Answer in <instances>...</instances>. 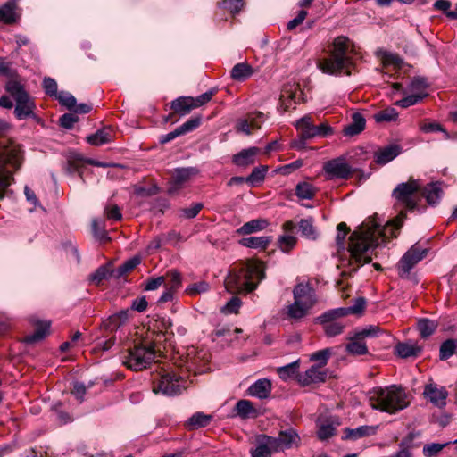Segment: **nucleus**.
<instances>
[{
    "label": "nucleus",
    "instance_id": "obj_48",
    "mask_svg": "<svg viewBox=\"0 0 457 457\" xmlns=\"http://www.w3.org/2000/svg\"><path fill=\"white\" fill-rule=\"evenodd\" d=\"M452 444V442H446L445 444L432 443L423 446L422 453L425 457H435L436 456L445 446Z\"/></svg>",
    "mask_w": 457,
    "mask_h": 457
},
{
    "label": "nucleus",
    "instance_id": "obj_60",
    "mask_svg": "<svg viewBox=\"0 0 457 457\" xmlns=\"http://www.w3.org/2000/svg\"><path fill=\"white\" fill-rule=\"evenodd\" d=\"M202 209V203H194L190 207L181 209V212L184 218L193 219L200 212Z\"/></svg>",
    "mask_w": 457,
    "mask_h": 457
},
{
    "label": "nucleus",
    "instance_id": "obj_38",
    "mask_svg": "<svg viewBox=\"0 0 457 457\" xmlns=\"http://www.w3.org/2000/svg\"><path fill=\"white\" fill-rule=\"evenodd\" d=\"M141 262V258L138 256H134L129 260H127L124 263L120 265L116 270H112L113 277L119 278L128 272L134 270Z\"/></svg>",
    "mask_w": 457,
    "mask_h": 457
},
{
    "label": "nucleus",
    "instance_id": "obj_4",
    "mask_svg": "<svg viewBox=\"0 0 457 457\" xmlns=\"http://www.w3.org/2000/svg\"><path fill=\"white\" fill-rule=\"evenodd\" d=\"M369 403L372 409L395 414L410 404L409 395L396 385L376 387L369 393Z\"/></svg>",
    "mask_w": 457,
    "mask_h": 457
},
{
    "label": "nucleus",
    "instance_id": "obj_29",
    "mask_svg": "<svg viewBox=\"0 0 457 457\" xmlns=\"http://www.w3.org/2000/svg\"><path fill=\"white\" fill-rule=\"evenodd\" d=\"M113 139V131L111 128L98 129L96 133L87 137V142L91 145L98 146L109 143Z\"/></svg>",
    "mask_w": 457,
    "mask_h": 457
},
{
    "label": "nucleus",
    "instance_id": "obj_9",
    "mask_svg": "<svg viewBox=\"0 0 457 457\" xmlns=\"http://www.w3.org/2000/svg\"><path fill=\"white\" fill-rule=\"evenodd\" d=\"M381 332L378 326L370 325L361 330L355 331L348 337L349 343L345 345V351L352 355H364L368 353V347L364 339L366 337H378Z\"/></svg>",
    "mask_w": 457,
    "mask_h": 457
},
{
    "label": "nucleus",
    "instance_id": "obj_31",
    "mask_svg": "<svg viewBox=\"0 0 457 457\" xmlns=\"http://www.w3.org/2000/svg\"><path fill=\"white\" fill-rule=\"evenodd\" d=\"M272 241V237H244L239 241V244L245 247L265 250L270 243Z\"/></svg>",
    "mask_w": 457,
    "mask_h": 457
},
{
    "label": "nucleus",
    "instance_id": "obj_42",
    "mask_svg": "<svg viewBox=\"0 0 457 457\" xmlns=\"http://www.w3.org/2000/svg\"><path fill=\"white\" fill-rule=\"evenodd\" d=\"M436 322L428 319H420L418 321V329L423 338L431 336L436 331Z\"/></svg>",
    "mask_w": 457,
    "mask_h": 457
},
{
    "label": "nucleus",
    "instance_id": "obj_28",
    "mask_svg": "<svg viewBox=\"0 0 457 457\" xmlns=\"http://www.w3.org/2000/svg\"><path fill=\"white\" fill-rule=\"evenodd\" d=\"M366 125V120L362 114L354 112L352 116V121L344 128V135L353 137L360 134Z\"/></svg>",
    "mask_w": 457,
    "mask_h": 457
},
{
    "label": "nucleus",
    "instance_id": "obj_19",
    "mask_svg": "<svg viewBox=\"0 0 457 457\" xmlns=\"http://www.w3.org/2000/svg\"><path fill=\"white\" fill-rule=\"evenodd\" d=\"M443 195V184L441 182H432L425 187L421 186L420 198L424 197L429 205L436 204Z\"/></svg>",
    "mask_w": 457,
    "mask_h": 457
},
{
    "label": "nucleus",
    "instance_id": "obj_5",
    "mask_svg": "<svg viewBox=\"0 0 457 457\" xmlns=\"http://www.w3.org/2000/svg\"><path fill=\"white\" fill-rule=\"evenodd\" d=\"M294 301L281 309L284 320L291 323L305 319L317 303L314 290L308 285L299 283L293 289Z\"/></svg>",
    "mask_w": 457,
    "mask_h": 457
},
{
    "label": "nucleus",
    "instance_id": "obj_57",
    "mask_svg": "<svg viewBox=\"0 0 457 457\" xmlns=\"http://www.w3.org/2000/svg\"><path fill=\"white\" fill-rule=\"evenodd\" d=\"M217 93L216 88H212L207 92L198 96L197 97H193V104L195 108H198L207 104L212 96Z\"/></svg>",
    "mask_w": 457,
    "mask_h": 457
},
{
    "label": "nucleus",
    "instance_id": "obj_2",
    "mask_svg": "<svg viewBox=\"0 0 457 457\" xmlns=\"http://www.w3.org/2000/svg\"><path fill=\"white\" fill-rule=\"evenodd\" d=\"M265 278L264 263L247 260L239 270H231L225 279V287L230 293H250Z\"/></svg>",
    "mask_w": 457,
    "mask_h": 457
},
{
    "label": "nucleus",
    "instance_id": "obj_40",
    "mask_svg": "<svg viewBox=\"0 0 457 457\" xmlns=\"http://www.w3.org/2000/svg\"><path fill=\"white\" fill-rule=\"evenodd\" d=\"M299 360H297L283 367H278L277 369V372L279 378L283 380H287L288 378H291L295 376L297 377V374H299Z\"/></svg>",
    "mask_w": 457,
    "mask_h": 457
},
{
    "label": "nucleus",
    "instance_id": "obj_39",
    "mask_svg": "<svg viewBox=\"0 0 457 457\" xmlns=\"http://www.w3.org/2000/svg\"><path fill=\"white\" fill-rule=\"evenodd\" d=\"M268 170L269 167L267 165H261L254 168L251 174L245 178V182L252 187L258 186L264 180Z\"/></svg>",
    "mask_w": 457,
    "mask_h": 457
},
{
    "label": "nucleus",
    "instance_id": "obj_51",
    "mask_svg": "<svg viewBox=\"0 0 457 457\" xmlns=\"http://www.w3.org/2000/svg\"><path fill=\"white\" fill-rule=\"evenodd\" d=\"M420 129L424 133H433L442 131L445 134V137H448V133L444 129V128L437 122L428 121V120H423L420 124Z\"/></svg>",
    "mask_w": 457,
    "mask_h": 457
},
{
    "label": "nucleus",
    "instance_id": "obj_16",
    "mask_svg": "<svg viewBox=\"0 0 457 457\" xmlns=\"http://www.w3.org/2000/svg\"><path fill=\"white\" fill-rule=\"evenodd\" d=\"M328 378V370L312 365L305 372L297 374V382L302 386L324 383Z\"/></svg>",
    "mask_w": 457,
    "mask_h": 457
},
{
    "label": "nucleus",
    "instance_id": "obj_59",
    "mask_svg": "<svg viewBox=\"0 0 457 457\" xmlns=\"http://www.w3.org/2000/svg\"><path fill=\"white\" fill-rule=\"evenodd\" d=\"M323 328L328 337H335L340 335L344 331L345 325L335 321L323 326Z\"/></svg>",
    "mask_w": 457,
    "mask_h": 457
},
{
    "label": "nucleus",
    "instance_id": "obj_32",
    "mask_svg": "<svg viewBox=\"0 0 457 457\" xmlns=\"http://www.w3.org/2000/svg\"><path fill=\"white\" fill-rule=\"evenodd\" d=\"M269 226V221L266 219L252 220L237 229L239 235H250L261 230L265 229Z\"/></svg>",
    "mask_w": 457,
    "mask_h": 457
},
{
    "label": "nucleus",
    "instance_id": "obj_46",
    "mask_svg": "<svg viewBox=\"0 0 457 457\" xmlns=\"http://www.w3.org/2000/svg\"><path fill=\"white\" fill-rule=\"evenodd\" d=\"M331 354H332L331 349L325 348V349H322V350L313 353L311 355L310 360L312 361L318 362V364L316 366H320L321 368H324V366H326V364L328 363Z\"/></svg>",
    "mask_w": 457,
    "mask_h": 457
},
{
    "label": "nucleus",
    "instance_id": "obj_53",
    "mask_svg": "<svg viewBox=\"0 0 457 457\" xmlns=\"http://www.w3.org/2000/svg\"><path fill=\"white\" fill-rule=\"evenodd\" d=\"M201 124V117L191 118L181 126L178 127L180 136L185 135L197 129Z\"/></svg>",
    "mask_w": 457,
    "mask_h": 457
},
{
    "label": "nucleus",
    "instance_id": "obj_50",
    "mask_svg": "<svg viewBox=\"0 0 457 457\" xmlns=\"http://www.w3.org/2000/svg\"><path fill=\"white\" fill-rule=\"evenodd\" d=\"M427 96L426 93H415L411 94L399 101L396 102V104L403 107L407 108L409 106L414 105L421 101Z\"/></svg>",
    "mask_w": 457,
    "mask_h": 457
},
{
    "label": "nucleus",
    "instance_id": "obj_34",
    "mask_svg": "<svg viewBox=\"0 0 457 457\" xmlns=\"http://www.w3.org/2000/svg\"><path fill=\"white\" fill-rule=\"evenodd\" d=\"M253 74V69L247 62H240L236 64L231 71L230 76L236 81H245Z\"/></svg>",
    "mask_w": 457,
    "mask_h": 457
},
{
    "label": "nucleus",
    "instance_id": "obj_37",
    "mask_svg": "<svg viewBox=\"0 0 457 457\" xmlns=\"http://www.w3.org/2000/svg\"><path fill=\"white\" fill-rule=\"evenodd\" d=\"M376 433V428L371 426H361L353 429H345V437L356 440L361 437L369 436Z\"/></svg>",
    "mask_w": 457,
    "mask_h": 457
},
{
    "label": "nucleus",
    "instance_id": "obj_27",
    "mask_svg": "<svg viewBox=\"0 0 457 457\" xmlns=\"http://www.w3.org/2000/svg\"><path fill=\"white\" fill-rule=\"evenodd\" d=\"M339 423L334 420L332 418L328 419H319L318 420V437L320 440H326L335 434L336 427Z\"/></svg>",
    "mask_w": 457,
    "mask_h": 457
},
{
    "label": "nucleus",
    "instance_id": "obj_56",
    "mask_svg": "<svg viewBox=\"0 0 457 457\" xmlns=\"http://www.w3.org/2000/svg\"><path fill=\"white\" fill-rule=\"evenodd\" d=\"M299 229L306 237L315 238V229L312 224V220L310 219H303L299 222Z\"/></svg>",
    "mask_w": 457,
    "mask_h": 457
},
{
    "label": "nucleus",
    "instance_id": "obj_25",
    "mask_svg": "<svg viewBox=\"0 0 457 457\" xmlns=\"http://www.w3.org/2000/svg\"><path fill=\"white\" fill-rule=\"evenodd\" d=\"M260 153L258 147L244 149L233 156V163L239 167H247L255 162V157Z\"/></svg>",
    "mask_w": 457,
    "mask_h": 457
},
{
    "label": "nucleus",
    "instance_id": "obj_6",
    "mask_svg": "<svg viewBox=\"0 0 457 457\" xmlns=\"http://www.w3.org/2000/svg\"><path fill=\"white\" fill-rule=\"evenodd\" d=\"M349 42L346 37H336L329 48V56L319 62V68L328 74H338L345 71L350 75L353 61L348 54Z\"/></svg>",
    "mask_w": 457,
    "mask_h": 457
},
{
    "label": "nucleus",
    "instance_id": "obj_61",
    "mask_svg": "<svg viewBox=\"0 0 457 457\" xmlns=\"http://www.w3.org/2000/svg\"><path fill=\"white\" fill-rule=\"evenodd\" d=\"M43 87L45 92L50 96H57V83L54 79L45 78L43 80Z\"/></svg>",
    "mask_w": 457,
    "mask_h": 457
},
{
    "label": "nucleus",
    "instance_id": "obj_43",
    "mask_svg": "<svg viewBox=\"0 0 457 457\" xmlns=\"http://www.w3.org/2000/svg\"><path fill=\"white\" fill-rule=\"evenodd\" d=\"M315 193L314 187L308 182H301L295 187V195L301 199H312Z\"/></svg>",
    "mask_w": 457,
    "mask_h": 457
},
{
    "label": "nucleus",
    "instance_id": "obj_17",
    "mask_svg": "<svg viewBox=\"0 0 457 457\" xmlns=\"http://www.w3.org/2000/svg\"><path fill=\"white\" fill-rule=\"evenodd\" d=\"M423 395L436 406L442 408L446 404L448 392L443 386L435 384L427 385Z\"/></svg>",
    "mask_w": 457,
    "mask_h": 457
},
{
    "label": "nucleus",
    "instance_id": "obj_36",
    "mask_svg": "<svg viewBox=\"0 0 457 457\" xmlns=\"http://www.w3.org/2000/svg\"><path fill=\"white\" fill-rule=\"evenodd\" d=\"M212 420V415H207L203 412H195L187 421L186 426L189 430L198 429L206 427Z\"/></svg>",
    "mask_w": 457,
    "mask_h": 457
},
{
    "label": "nucleus",
    "instance_id": "obj_13",
    "mask_svg": "<svg viewBox=\"0 0 457 457\" xmlns=\"http://www.w3.org/2000/svg\"><path fill=\"white\" fill-rule=\"evenodd\" d=\"M197 174L198 170L195 167L175 169L169 180L168 193L170 195L177 193L186 183L190 181Z\"/></svg>",
    "mask_w": 457,
    "mask_h": 457
},
{
    "label": "nucleus",
    "instance_id": "obj_58",
    "mask_svg": "<svg viewBox=\"0 0 457 457\" xmlns=\"http://www.w3.org/2000/svg\"><path fill=\"white\" fill-rule=\"evenodd\" d=\"M453 354H456L453 348V339H447L440 346V358L441 360H447Z\"/></svg>",
    "mask_w": 457,
    "mask_h": 457
},
{
    "label": "nucleus",
    "instance_id": "obj_8",
    "mask_svg": "<svg viewBox=\"0 0 457 457\" xmlns=\"http://www.w3.org/2000/svg\"><path fill=\"white\" fill-rule=\"evenodd\" d=\"M5 90L15 100L14 114L18 120H25L34 115L35 103L21 82L10 79L5 85Z\"/></svg>",
    "mask_w": 457,
    "mask_h": 457
},
{
    "label": "nucleus",
    "instance_id": "obj_26",
    "mask_svg": "<svg viewBox=\"0 0 457 457\" xmlns=\"http://www.w3.org/2000/svg\"><path fill=\"white\" fill-rule=\"evenodd\" d=\"M271 388V382L267 378H262L248 388V394L259 399H265L270 395Z\"/></svg>",
    "mask_w": 457,
    "mask_h": 457
},
{
    "label": "nucleus",
    "instance_id": "obj_64",
    "mask_svg": "<svg viewBox=\"0 0 457 457\" xmlns=\"http://www.w3.org/2000/svg\"><path fill=\"white\" fill-rule=\"evenodd\" d=\"M79 118L74 113H65L60 118V125L65 129H71L78 122Z\"/></svg>",
    "mask_w": 457,
    "mask_h": 457
},
{
    "label": "nucleus",
    "instance_id": "obj_35",
    "mask_svg": "<svg viewBox=\"0 0 457 457\" xmlns=\"http://www.w3.org/2000/svg\"><path fill=\"white\" fill-rule=\"evenodd\" d=\"M395 352L401 358L416 357L420 353L421 348L412 343H399L395 345Z\"/></svg>",
    "mask_w": 457,
    "mask_h": 457
},
{
    "label": "nucleus",
    "instance_id": "obj_20",
    "mask_svg": "<svg viewBox=\"0 0 457 457\" xmlns=\"http://www.w3.org/2000/svg\"><path fill=\"white\" fill-rule=\"evenodd\" d=\"M20 20L18 4L15 0H9L0 7V21L4 24H14Z\"/></svg>",
    "mask_w": 457,
    "mask_h": 457
},
{
    "label": "nucleus",
    "instance_id": "obj_7",
    "mask_svg": "<svg viewBox=\"0 0 457 457\" xmlns=\"http://www.w3.org/2000/svg\"><path fill=\"white\" fill-rule=\"evenodd\" d=\"M156 345L152 341L135 343L122 356V363L129 370L140 371L147 369L156 358Z\"/></svg>",
    "mask_w": 457,
    "mask_h": 457
},
{
    "label": "nucleus",
    "instance_id": "obj_62",
    "mask_svg": "<svg viewBox=\"0 0 457 457\" xmlns=\"http://www.w3.org/2000/svg\"><path fill=\"white\" fill-rule=\"evenodd\" d=\"M409 87L411 91L423 93V91L428 87V82L424 78L416 77L411 79Z\"/></svg>",
    "mask_w": 457,
    "mask_h": 457
},
{
    "label": "nucleus",
    "instance_id": "obj_30",
    "mask_svg": "<svg viewBox=\"0 0 457 457\" xmlns=\"http://www.w3.org/2000/svg\"><path fill=\"white\" fill-rule=\"evenodd\" d=\"M35 331L34 333L28 335L24 338V342L27 344H34L44 339L49 333L50 322L49 321H36L34 322Z\"/></svg>",
    "mask_w": 457,
    "mask_h": 457
},
{
    "label": "nucleus",
    "instance_id": "obj_54",
    "mask_svg": "<svg viewBox=\"0 0 457 457\" xmlns=\"http://www.w3.org/2000/svg\"><path fill=\"white\" fill-rule=\"evenodd\" d=\"M311 138L315 137H325L333 134V129L326 122L320 123V125H314L312 129Z\"/></svg>",
    "mask_w": 457,
    "mask_h": 457
},
{
    "label": "nucleus",
    "instance_id": "obj_23",
    "mask_svg": "<svg viewBox=\"0 0 457 457\" xmlns=\"http://www.w3.org/2000/svg\"><path fill=\"white\" fill-rule=\"evenodd\" d=\"M313 126L314 124L312 118L308 115L296 121L295 127L301 133V138L298 142L295 143L294 147L297 149L303 147L304 141L311 138V133L312 132V129H313Z\"/></svg>",
    "mask_w": 457,
    "mask_h": 457
},
{
    "label": "nucleus",
    "instance_id": "obj_18",
    "mask_svg": "<svg viewBox=\"0 0 457 457\" xmlns=\"http://www.w3.org/2000/svg\"><path fill=\"white\" fill-rule=\"evenodd\" d=\"M402 152V147L398 144H390L376 151L375 162L379 165H385L393 161Z\"/></svg>",
    "mask_w": 457,
    "mask_h": 457
},
{
    "label": "nucleus",
    "instance_id": "obj_24",
    "mask_svg": "<svg viewBox=\"0 0 457 457\" xmlns=\"http://www.w3.org/2000/svg\"><path fill=\"white\" fill-rule=\"evenodd\" d=\"M234 412L242 420L255 419L259 416V411L249 400H239L234 407Z\"/></svg>",
    "mask_w": 457,
    "mask_h": 457
},
{
    "label": "nucleus",
    "instance_id": "obj_14",
    "mask_svg": "<svg viewBox=\"0 0 457 457\" xmlns=\"http://www.w3.org/2000/svg\"><path fill=\"white\" fill-rule=\"evenodd\" d=\"M323 170L326 179H348L352 173L350 165L341 158H337L326 162L323 164Z\"/></svg>",
    "mask_w": 457,
    "mask_h": 457
},
{
    "label": "nucleus",
    "instance_id": "obj_49",
    "mask_svg": "<svg viewBox=\"0 0 457 457\" xmlns=\"http://www.w3.org/2000/svg\"><path fill=\"white\" fill-rule=\"evenodd\" d=\"M220 7L228 11L233 15L238 13L244 6V0H222Z\"/></svg>",
    "mask_w": 457,
    "mask_h": 457
},
{
    "label": "nucleus",
    "instance_id": "obj_63",
    "mask_svg": "<svg viewBox=\"0 0 457 457\" xmlns=\"http://www.w3.org/2000/svg\"><path fill=\"white\" fill-rule=\"evenodd\" d=\"M104 213L108 220H120L122 214L116 204H110L104 208Z\"/></svg>",
    "mask_w": 457,
    "mask_h": 457
},
{
    "label": "nucleus",
    "instance_id": "obj_3",
    "mask_svg": "<svg viewBox=\"0 0 457 457\" xmlns=\"http://www.w3.org/2000/svg\"><path fill=\"white\" fill-rule=\"evenodd\" d=\"M24 161L21 145L12 140L0 141V200L7 188L14 182L13 174Z\"/></svg>",
    "mask_w": 457,
    "mask_h": 457
},
{
    "label": "nucleus",
    "instance_id": "obj_44",
    "mask_svg": "<svg viewBox=\"0 0 457 457\" xmlns=\"http://www.w3.org/2000/svg\"><path fill=\"white\" fill-rule=\"evenodd\" d=\"M296 242L297 239L295 237L291 235H283L278 239V246L283 253H288L295 246Z\"/></svg>",
    "mask_w": 457,
    "mask_h": 457
},
{
    "label": "nucleus",
    "instance_id": "obj_41",
    "mask_svg": "<svg viewBox=\"0 0 457 457\" xmlns=\"http://www.w3.org/2000/svg\"><path fill=\"white\" fill-rule=\"evenodd\" d=\"M373 118L378 123L395 121L398 118V112L395 108L388 107L376 112Z\"/></svg>",
    "mask_w": 457,
    "mask_h": 457
},
{
    "label": "nucleus",
    "instance_id": "obj_21",
    "mask_svg": "<svg viewBox=\"0 0 457 457\" xmlns=\"http://www.w3.org/2000/svg\"><path fill=\"white\" fill-rule=\"evenodd\" d=\"M270 436L262 434L256 436V446L251 450L252 457H271V453H275L273 450V444L270 440Z\"/></svg>",
    "mask_w": 457,
    "mask_h": 457
},
{
    "label": "nucleus",
    "instance_id": "obj_10",
    "mask_svg": "<svg viewBox=\"0 0 457 457\" xmlns=\"http://www.w3.org/2000/svg\"><path fill=\"white\" fill-rule=\"evenodd\" d=\"M180 377L175 373L165 372L157 374L153 378V391L165 395H175L181 391Z\"/></svg>",
    "mask_w": 457,
    "mask_h": 457
},
{
    "label": "nucleus",
    "instance_id": "obj_33",
    "mask_svg": "<svg viewBox=\"0 0 457 457\" xmlns=\"http://www.w3.org/2000/svg\"><path fill=\"white\" fill-rule=\"evenodd\" d=\"M171 109L179 115H186L195 109L192 96H180L171 102Z\"/></svg>",
    "mask_w": 457,
    "mask_h": 457
},
{
    "label": "nucleus",
    "instance_id": "obj_52",
    "mask_svg": "<svg viewBox=\"0 0 457 457\" xmlns=\"http://www.w3.org/2000/svg\"><path fill=\"white\" fill-rule=\"evenodd\" d=\"M210 286L206 281H199L189 285L186 288V293L188 295H196L202 293H205L209 290Z\"/></svg>",
    "mask_w": 457,
    "mask_h": 457
},
{
    "label": "nucleus",
    "instance_id": "obj_15",
    "mask_svg": "<svg viewBox=\"0 0 457 457\" xmlns=\"http://www.w3.org/2000/svg\"><path fill=\"white\" fill-rule=\"evenodd\" d=\"M302 95L303 92L301 91L298 84H285L280 94L279 105L278 109L282 112L288 111L292 104H295L300 102Z\"/></svg>",
    "mask_w": 457,
    "mask_h": 457
},
{
    "label": "nucleus",
    "instance_id": "obj_55",
    "mask_svg": "<svg viewBox=\"0 0 457 457\" xmlns=\"http://www.w3.org/2000/svg\"><path fill=\"white\" fill-rule=\"evenodd\" d=\"M55 98L58 99L62 105L65 106L70 111H72L77 102L76 98L71 94L64 91L59 92Z\"/></svg>",
    "mask_w": 457,
    "mask_h": 457
},
{
    "label": "nucleus",
    "instance_id": "obj_1",
    "mask_svg": "<svg viewBox=\"0 0 457 457\" xmlns=\"http://www.w3.org/2000/svg\"><path fill=\"white\" fill-rule=\"evenodd\" d=\"M420 189L419 179H410L407 182L398 184L392 192L395 206L403 208L398 215L382 229L375 221L368 220L352 233L348 245L352 264L356 263L360 267L371 262L373 251L379 245L377 235L383 237L382 241L384 238L397 237V231L407 217L406 211L415 210L420 202Z\"/></svg>",
    "mask_w": 457,
    "mask_h": 457
},
{
    "label": "nucleus",
    "instance_id": "obj_47",
    "mask_svg": "<svg viewBox=\"0 0 457 457\" xmlns=\"http://www.w3.org/2000/svg\"><path fill=\"white\" fill-rule=\"evenodd\" d=\"M109 277H113L112 271L107 266H100L93 274L90 275V280L96 285H99L103 280Z\"/></svg>",
    "mask_w": 457,
    "mask_h": 457
},
{
    "label": "nucleus",
    "instance_id": "obj_11",
    "mask_svg": "<svg viewBox=\"0 0 457 457\" xmlns=\"http://www.w3.org/2000/svg\"><path fill=\"white\" fill-rule=\"evenodd\" d=\"M428 250L422 248L419 244L413 245L401 258L397 263V270L400 277H407L411 270L423 258L426 257Z\"/></svg>",
    "mask_w": 457,
    "mask_h": 457
},
{
    "label": "nucleus",
    "instance_id": "obj_12",
    "mask_svg": "<svg viewBox=\"0 0 457 457\" xmlns=\"http://www.w3.org/2000/svg\"><path fill=\"white\" fill-rule=\"evenodd\" d=\"M267 440H270L271 444H273V450L275 453L298 447L301 443L299 435L291 428L279 431L278 436H270Z\"/></svg>",
    "mask_w": 457,
    "mask_h": 457
},
{
    "label": "nucleus",
    "instance_id": "obj_22",
    "mask_svg": "<svg viewBox=\"0 0 457 457\" xmlns=\"http://www.w3.org/2000/svg\"><path fill=\"white\" fill-rule=\"evenodd\" d=\"M90 164L96 167H107L109 166L107 163H104L93 159H87L81 156L80 154H74L70 156L68 160V167L67 170L70 173L79 171V170L85 165Z\"/></svg>",
    "mask_w": 457,
    "mask_h": 457
},
{
    "label": "nucleus",
    "instance_id": "obj_45",
    "mask_svg": "<svg viewBox=\"0 0 457 457\" xmlns=\"http://www.w3.org/2000/svg\"><path fill=\"white\" fill-rule=\"evenodd\" d=\"M165 278H169L168 282L165 284L166 287L176 292L181 287L182 277H181V274L178 270H169L166 273Z\"/></svg>",
    "mask_w": 457,
    "mask_h": 457
}]
</instances>
